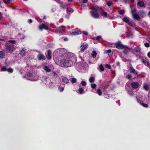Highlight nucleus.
I'll list each match as a JSON object with an SVG mask.
<instances>
[{
  "label": "nucleus",
  "instance_id": "37",
  "mask_svg": "<svg viewBox=\"0 0 150 150\" xmlns=\"http://www.w3.org/2000/svg\"><path fill=\"white\" fill-rule=\"evenodd\" d=\"M91 88L93 89L96 88V84L93 83L91 84Z\"/></svg>",
  "mask_w": 150,
  "mask_h": 150
},
{
  "label": "nucleus",
  "instance_id": "48",
  "mask_svg": "<svg viewBox=\"0 0 150 150\" xmlns=\"http://www.w3.org/2000/svg\"><path fill=\"white\" fill-rule=\"evenodd\" d=\"M101 38V36H99L97 37L96 38V40H98Z\"/></svg>",
  "mask_w": 150,
  "mask_h": 150
},
{
  "label": "nucleus",
  "instance_id": "4",
  "mask_svg": "<svg viewBox=\"0 0 150 150\" xmlns=\"http://www.w3.org/2000/svg\"><path fill=\"white\" fill-rule=\"evenodd\" d=\"M136 10L134 9L132 10L131 12L133 16V18L138 21H139L140 19V18L139 16L137 14L135 13Z\"/></svg>",
  "mask_w": 150,
  "mask_h": 150
},
{
  "label": "nucleus",
  "instance_id": "52",
  "mask_svg": "<svg viewBox=\"0 0 150 150\" xmlns=\"http://www.w3.org/2000/svg\"><path fill=\"white\" fill-rule=\"evenodd\" d=\"M82 1L83 3H86L87 1V0H82Z\"/></svg>",
  "mask_w": 150,
  "mask_h": 150
},
{
  "label": "nucleus",
  "instance_id": "20",
  "mask_svg": "<svg viewBox=\"0 0 150 150\" xmlns=\"http://www.w3.org/2000/svg\"><path fill=\"white\" fill-rule=\"evenodd\" d=\"M122 21L127 23H128L129 22V18L127 17H124L122 19Z\"/></svg>",
  "mask_w": 150,
  "mask_h": 150
},
{
  "label": "nucleus",
  "instance_id": "49",
  "mask_svg": "<svg viewBox=\"0 0 150 150\" xmlns=\"http://www.w3.org/2000/svg\"><path fill=\"white\" fill-rule=\"evenodd\" d=\"M28 22L29 23H31L32 22V20L31 19H30L28 20Z\"/></svg>",
  "mask_w": 150,
  "mask_h": 150
},
{
  "label": "nucleus",
  "instance_id": "8",
  "mask_svg": "<svg viewBox=\"0 0 150 150\" xmlns=\"http://www.w3.org/2000/svg\"><path fill=\"white\" fill-rule=\"evenodd\" d=\"M46 57L48 60H50L52 58V52L50 50H48L47 51Z\"/></svg>",
  "mask_w": 150,
  "mask_h": 150
},
{
  "label": "nucleus",
  "instance_id": "28",
  "mask_svg": "<svg viewBox=\"0 0 150 150\" xmlns=\"http://www.w3.org/2000/svg\"><path fill=\"white\" fill-rule=\"evenodd\" d=\"M99 68L100 71H103L104 70V67L102 64L100 65Z\"/></svg>",
  "mask_w": 150,
  "mask_h": 150
},
{
  "label": "nucleus",
  "instance_id": "61",
  "mask_svg": "<svg viewBox=\"0 0 150 150\" xmlns=\"http://www.w3.org/2000/svg\"><path fill=\"white\" fill-rule=\"evenodd\" d=\"M4 40L3 39H0V40Z\"/></svg>",
  "mask_w": 150,
  "mask_h": 150
},
{
  "label": "nucleus",
  "instance_id": "51",
  "mask_svg": "<svg viewBox=\"0 0 150 150\" xmlns=\"http://www.w3.org/2000/svg\"><path fill=\"white\" fill-rule=\"evenodd\" d=\"M147 55L150 58V51L148 53Z\"/></svg>",
  "mask_w": 150,
  "mask_h": 150
},
{
  "label": "nucleus",
  "instance_id": "7",
  "mask_svg": "<svg viewBox=\"0 0 150 150\" xmlns=\"http://www.w3.org/2000/svg\"><path fill=\"white\" fill-rule=\"evenodd\" d=\"M14 49L13 45H8L7 46L6 48V51L8 52H12L13 50Z\"/></svg>",
  "mask_w": 150,
  "mask_h": 150
},
{
  "label": "nucleus",
  "instance_id": "41",
  "mask_svg": "<svg viewBox=\"0 0 150 150\" xmlns=\"http://www.w3.org/2000/svg\"><path fill=\"white\" fill-rule=\"evenodd\" d=\"M144 46L146 47H149L150 45L149 43L146 42L144 44Z\"/></svg>",
  "mask_w": 150,
  "mask_h": 150
},
{
  "label": "nucleus",
  "instance_id": "45",
  "mask_svg": "<svg viewBox=\"0 0 150 150\" xmlns=\"http://www.w3.org/2000/svg\"><path fill=\"white\" fill-rule=\"evenodd\" d=\"M59 89L61 92H62L64 90V88L62 87H59Z\"/></svg>",
  "mask_w": 150,
  "mask_h": 150
},
{
  "label": "nucleus",
  "instance_id": "13",
  "mask_svg": "<svg viewBox=\"0 0 150 150\" xmlns=\"http://www.w3.org/2000/svg\"><path fill=\"white\" fill-rule=\"evenodd\" d=\"M127 48H126V49L125 48L123 49L124 50L123 51V52L125 55H128L129 54V53L128 51L130 49V48L128 46H127Z\"/></svg>",
  "mask_w": 150,
  "mask_h": 150
},
{
  "label": "nucleus",
  "instance_id": "36",
  "mask_svg": "<svg viewBox=\"0 0 150 150\" xmlns=\"http://www.w3.org/2000/svg\"><path fill=\"white\" fill-rule=\"evenodd\" d=\"M141 104L145 108H147L148 106V105L144 103H142Z\"/></svg>",
  "mask_w": 150,
  "mask_h": 150
},
{
  "label": "nucleus",
  "instance_id": "33",
  "mask_svg": "<svg viewBox=\"0 0 150 150\" xmlns=\"http://www.w3.org/2000/svg\"><path fill=\"white\" fill-rule=\"evenodd\" d=\"M76 81V79L75 78H72L71 79V82L72 83H75Z\"/></svg>",
  "mask_w": 150,
  "mask_h": 150
},
{
  "label": "nucleus",
  "instance_id": "27",
  "mask_svg": "<svg viewBox=\"0 0 150 150\" xmlns=\"http://www.w3.org/2000/svg\"><path fill=\"white\" fill-rule=\"evenodd\" d=\"M4 53L2 51H0V58L3 59L4 56Z\"/></svg>",
  "mask_w": 150,
  "mask_h": 150
},
{
  "label": "nucleus",
  "instance_id": "50",
  "mask_svg": "<svg viewBox=\"0 0 150 150\" xmlns=\"http://www.w3.org/2000/svg\"><path fill=\"white\" fill-rule=\"evenodd\" d=\"M61 6L62 8H65L66 7V6H64V5H63V4H61Z\"/></svg>",
  "mask_w": 150,
  "mask_h": 150
},
{
  "label": "nucleus",
  "instance_id": "14",
  "mask_svg": "<svg viewBox=\"0 0 150 150\" xmlns=\"http://www.w3.org/2000/svg\"><path fill=\"white\" fill-rule=\"evenodd\" d=\"M81 33V31L80 30H75L74 32L71 33V34L72 35H76Z\"/></svg>",
  "mask_w": 150,
  "mask_h": 150
},
{
  "label": "nucleus",
  "instance_id": "44",
  "mask_svg": "<svg viewBox=\"0 0 150 150\" xmlns=\"http://www.w3.org/2000/svg\"><path fill=\"white\" fill-rule=\"evenodd\" d=\"M9 42L13 44H15L16 42L14 40H10L9 41Z\"/></svg>",
  "mask_w": 150,
  "mask_h": 150
},
{
  "label": "nucleus",
  "instance_id": "58",
  "mask_svg": "<svg viewBox=\"0 0 150 150\" xmlns=\"http://www.w3.org/2000/svg\"><path fill=\"white\" fill-rule=\"evenodd\" d=\"M46 16H44V17H43V19H46Z\"/></svg>",
  "mask_w": 150,
  "mask_h": 150
},
{
  "label": "nucleus",
  "instance_id": "47",
  "mask_svg": "<svg viewBox=\"0 0 150 150\" xmlns=\"http://www.w3.org/2000/svg\"><path fill=\"white\" fill-rule=\"evenodd\" d=\"M129 25L132 26L133 27L134 26L133 23L132 22H129L128 23Z\"/></svg>",
  "mask_w": 150,
  "mask_h": 150
},
{
  "label": "nucleus",
  "instance_id": "16",
  "mask_svg": "<svg viewBox=\"0 0 150 150\" xmlns=\"http://www.w3.org/2000/svg\"><path fill=\"white\" fill-rule=\"evenodd\" d=\"M137 5L140 7H143L144 6V4L142 1H139L137 3Z\"/></svg>",
  "mask_w": 150,
  "mask_h": 150
},
{
  "label": "nucleus",
  "instance_id": "1",
  "mask_svg": "<svg viewBox=\"0 0 150 150\" xmlns=\"http://www.w3.org/2000/svg\"><path fill=\"white\" fill-rule=\"evenodd\" d=\"M76 61V56L72 53H68L64 55V58L60 60V65L63 67H70Z\"/></svg>",
  "mask_w": 150,
  "mask_h": 150
},
{
  "label": "nucleus",
  "instance_id": "6",
  "mask_svg": "<svg viewBox=\"0 0 150 150\" xmlns=\"http://www.w3.org/2000/svg\"><path fill=\"white\" fill-rule=\"evenodd\" d=\"M49 25H47V23H46L45 24L42 23L41 25H39V27L40 30H42V29H45L47 30L49 28Z\"/></svg>",
  "mask_w": 150,
  "mask_h": 150
},
{
  "label": "nucleus",
  "instance_id": "34",
  "mask_svg": "<svg viewBox=\"0 0 150 150\" xmlns=\"http://www.w3.org/2000/svg\"><path fill=\"white\" fill-rule=\"evenodd\" d=\"M7 71L9 72L12 73L13 72V69L11 68L7 69Z\"/></svg>",
  "mask_w": 150,
  "mask_h": 150
},
{
  "label": "nucleus",
  "instance_id": "26",
  "mask_svg": "<svg viewBox=\"0 0 150 150\" xmlns=\"http://www.w3.org/2000/svg\"><path fill=\"white\" fill-rule=\"evenodd\" d=\"M95 78L94 77H91L89 79V81L91 83H92L94 81Z\"/></svg>",
  "mask_w": 150,
  "mask_h": 150
},
{
  "label": "nucleus",
  "instance_id": "11",
  "mask_svg": "<svg viewBox=\"0 0 150 150\" xmlns=\"http://www.w3.org/2000/svg\"><path fill=\"white\" fill-rule=\"evenodd\" d=\"M88 46V45L86 44L83 43L82 44L81 47V50L83 52L86 48Z\"/></svg>",
  "mask_w": 150,
  "mask_h": 150
},
{
  "label": "nucleus",
  "instance_id": "12",
  "mask_svg": "<svg viewBox=\"0 0 150 150\" xmlns=\"http://www.w3.org/2000/svg\"><path fill=\"white\" fill-rule=\"evenodd\" d=\"M38 58V59L40 60H45V56L43 55L42 54H39L37 56Z\"/></svg>",
  "mask_w": 150,
  "mask_h": 150
},
{
  "label": "nucleus",
  "instance_id": "40",
  "mask_svg": "<svg viewBox=\"0 0 150 150\" xmlns=\"http://www.w3.org/2000/svg\"><path fill=\"white\" fill-rule=\"evenodd\" d=\"M105 67L106 68H108V69H110L111 67V66L108 64H106L105 65Z\"/></svg>",
  "mask_w": 150,
  "mask_h": 150
},
{
  "label": "nucleus",
  "instance_id": "63",
  "mask_svg": "<svg viewBox=\"0 0 150 150\" xmlns=\"http://www.w3.org/2000/svg\"><path fill=\"white\" fill-rule=\"evenodd\" d=\"M23 0L24 1H27L28 0Z\"/></svg>",
  "mask_w": 150,
  "mask_h": 150
},
{
  "label": "nucleus",
  "instance_id": "46",
  "mask_svg": "<svg viewBox=\"0 0 150 150\" xmlns=\"http://www.w3.org/2000/svg\"><path fill=\"white\" fill-rule=\"evenodd\" d=\"M9 0H3V1L5 4H8Z\"/></svg>",
  "mask_w": 150,
  "mask_h": 150
},
{
  "label": "nucleus",
  "instance_id": "21",
  "mask_svg": "<svg viewBox=\"0 0 150 150\" xmlns=\"http://www.w3.org/2000/svg\"><path fill=\"white\" fill-rule=\"evenodd\" d=\"M79 93L80 94H82L84 93V90L82 88H79L78 90Z\"/></svg>",
  "mask_w": 150,
  "mask_h": 150
},
{
  "label": "nucleus",
  "instance_id": "10",
  "mask_svg": "<svg viewBox=\"0 0 150 150\" xmlns=\"http://www.w3.org/2000/svg\"><path fill=\"white\" fill-rule=\"evenodd\" d=\"M129 70L130 72L134 74L135 76L137 75L138 72L136 71L135 69H134L132 67H130V69H129Z\"/></svg>",
  "mask_w": 150,
  "mask_h": 150
},
{
  "label": "nucleus",
  "instance_id": "29",
  "mask_svg": "<svg viewBox=\"0 0 150 150\" xmlns=\"http://www.w3.org/2000/svg\"><path fill=\"white\" fill-rule=\"evenodd\" d=\"M97 93L99 96H100L102 93L101 90L100 89H98L97 90Z\"/></svg>",
  "mask_w": 150,
  "mask_h": 150
},
{
  "label": "nucleus",
  "instance_id": "42",
  "mask_svg": "<svg viewBox=\"0 0 150 150\" xmlns=\"http://www.w3.org/2000/svg\"><path fill=\"white\" fill-rule=\"evenodd\" d=\"M132 77L131 74H128L126 76V78L128 79H130Z\"/></svg>",
  "mask_w": 150,
  "mask_h": 150
},
{
  "label": "nucleus",
  "instance_id": "18",
  "mask_svg": "<svg viewBox=\"0 0 150 150\" xmlns=\"http://www.w3.org/2000/svg\"><path fill=\"white\" fill-rule=\"evenodd\" d=\"M65 27L64 26H62L59 28V33H63L64 32L65 30Z\"/></svg>",
  "mask_w": 150,
  "mask_h": 150
},
{
  "label": "nucleus",
  "instance_id": "19",
  "mask_svg": "<svg viewBox=\"0 0 150 150\" xmlns=\"http://www.w3.org/2000/svg\"><path fill=\"white\" fill-rule=\"evenodd\" d=\"M26 50H25L22 49L20 51V54L22 56H24L26 54Z\"/></svg>",
  "mask_w": 150,
  "mask_h": 150
},
{
  "label": "nucleus",
  "instance_id": "23",
  "mask_svg": "<svg viewBox=\"0 0 150 150\" xmlns=\"http://www.w3.org/2000/svg\"><path fill=\"white\" fill-rule=\"evenodd\" d=\"M97 54V53L96 51L93 50L92 52L91 55L93 58H95L96 57Z\"/></svg>",
  "mask_w": 150,
  "mask_h": 150
},
{
  "label": "nucleus",
  "instance_id": "57",
  "mask_svg": "<svg viewBox=\"0 0 150 150\" xmlns=\"http://www.w3.org/2000/svg\"><path fill=\"white\" fill-rule=\"evenodd\" d=\"M115 2H117L118 0H113Z\"/></svg>",
  "mask_w": 150,
  "mask_h": 150
},
{
  "label": "nucleus",
  "instance_id": "55",
  "mask_svg": "<svg viewBox=\"0 0 150 150\" xmlns=\"http://www.w3.org/2000/svg\"><path fill=\"white\" fill-rule=\"evenodd\" d=\"M2 16V15L1 14V13H0V19L1 18Z\"/></svg>",
  "mask_w": 150,
  "mask_h": 150
},
{
  "label": "nucleus",
  "instance_id": "62",
  "mask_svg": "<svg viewBox=\"0 0 150 150\" xmlns=\"http://www.w3.org/2000/svg\"><path fill=\"white\" fill-rule=\"evenodd\" d=\"M52 12H54V10H53V9H52Z\"/></svg>",
  "mask_w": 150,
  "mask_h": 150
},
{
  "label": "nucleus",
  "instance_id": "3",
  "mask_svg": "<svg viewBox=\"0 0 150 150\" xmlns=\"http://www.w3.org/2000/svg\"><path fill=\"white\" fill-rule=\"evenodd\" d=\"M27 76L30 78L29 80L32 81H37L38 79V76L35 72H28L27 74Z\"/></svg>",
  "mask_w": 150,
  "mask_h": 150
},
{
  "label": "nucleus",
  "instance_id": "56",
  "mask_svg": "<svg viewBox=\"0 0 150 150\" xmlns=\"http://www.w3.org/2000/svg\"><path fill=\"white\" fill-rule=\"evenodd\" d=\"M148 15L149 16V17H150V11L148 13Z\"/></svg>",
  "mask_w": 150,
  "mask_h": 150
},
{
  "label": "nucleus",
  "instance_id": "38",
  "mask_svg": "<svg viewBox=\"0 0 150 150\" xmlns=\"http://www.w3.org/2000/svg\"><path fill=\"white\" fill-rule=\"evenodd\" d=\"M125 12V11L123 10H121L119 11V13L120 14H122Z\"/></svg>",
  "mask_w": 150,
  "mask_h": 150
},
{
  "label": "nucleus",
  "instance_id": "53",
  "mask_svg": "<svg viewBox=\"0 0 150 150\" xmlns=\"http://www.w3.org/2000/svg\"><path fill=\"white\" fill-rule=\"evenodd\" d=\"M140 13H141L142 14H145L144 12L143 11H140Z\"/></svg>",
  "mask_w": 150,
  "mask_h": 150
},
{
  "label": "nucleus",
  "instance_id": "17",
  "mask_svg": "<svg viewBox=\"0 0 150 150\" xmlns=\"http://www.w3.org/2000/svg\"><path fill=\"white\" fill-rule=\"evenodd\" d=\"M43 69L47 72H50L51 70L50 68L47 66H45L43 67Z\"/></svg>",
  "mask_w": 150,
  "mask_h": 150
},
{
  "label": "nucleus",
  "instance_id": "15",
  "mask_svg": "<svg viewBox=\"0 0 150 150\" xmlns=\"http://www.w3.org/2000/svg\"><path fill=\"white\" fill-rule=\"evenodd\" d=\"M62 81L66 83H67L69 82V80L66 77L62 76Z\"/></svg>",
  "mask_w": 150,
  "mask_h": 150
},
{
  "label": "nucleus",
  "instance_id": "59",
  "mask_svg": "<svg viewBox=\"0 0 150 150\" xmlns=\"http://www.w3.org/2000/svg\"><path fill=\"white\" fill-rule=\"evenodd\" d=\"M134 1V0H131V2H133Z\"/></svg>",
  "mask_w": 150,
  "mask_h": 150
},
{
  "label": "nucleus",
  "instance_id": "25",
  "mask_svg": "<svg viewBox=\"0 0 150 150\" xmlns=\"http://www.w3.org/2000/svg\"><path fill=\"white\" fill-rule=\"evenodd\" d=\"M135 50L136 52L139 53L141 52V49L140 47L137 46L135 48Z\"/></svg>",
  "mask_w": 150,
  "mask_h": 150
},
{
  "label": "nucleus",
  "instance_id": "31",
  "mask_svg": "<svg viewBox=\"0 0 150 150\" xmlns=\"http://www.w3.org/2000/svg\"><path fill=\"white\" fill-rule=\"evenodd\" d=\"M112 50L110 49H109L108 50H106L104 51V53L106 54H107L108 53H110L111 52Z\"/></svg>",
  "mask_w": 150,
  "mask_h": 150
},
{
  "label": "nucleus",
  "instance_id": "24",
  "mask_svg": "<svg viewBox=\"0 0 150 150\" xmlns=\"http://www.w3.org/2000/svg\"><path fill=\"white\" fill-rule=\"evenodd\" d=\"M144 88L146 91L149 90V87L146 84H144L143 85Z\"/></svg>",
  "mask_w": 150,
  "mask_h": 150
},
{
  "label": "nucleus",
  "instance_id": "60",
  "mask_svg": "<svg viewBox=\"0 0 150 150\" xmlns=\"http://www.w3.org/2000/svg\"><path fill=\"white\" fill-rule=\"evenodd\" d=\"M68 1H72V0H68Z\"/></svg>",
  "mask_w": 150,
  "mask_h": 150
},
{
  "label": "nucleus",
  "instance_id": "9",
  "mask_svg": "<svg viewBox=\"0 0 150 150\" xmlns=\"http://www.w3.org/2000/svg\"><path fill=\"white\" fill-rule=\"evenodd\" d=\"M131 86L134 88H137L139 86V84L137 82H133L131 83Z\"/></svg>",
  "mask_w": 150,
  "mask_h": 150
},
{
  "label": "nucleus",
  "instance_id": "43",
  "mask_svg": "<svg viewBox=\"0 0 150 150\" xmlns=\"http://www.w3.org/2000/svg\"><path fill=\"white\" fill-rule=\"evenodd\" d=\"M82 33L86 35H88V33L86 31H82Z\"/></svg>",
  "mask_w": 150,
  "mask_h": 150
},
{
  "label": "nucleus",
  "instance_id": "35",
  "mask_svg": "<svg viewBox=\"0 0 150 150\" xmlns=\"http://www.w3.org/2000/svg\"><path fill=\"white\" fill-rule=\"evenodd\" d=\"M81 84L83 86H85L86 85V83L85 81H82L81 83Z\"/></svg>",
  "mask_w": 150,
  "mask_h": 150
},
{
  "label": "nucleus",
  "instance_id": "22",
  "mask_svg": "<svg viewBox=\"0 0 150 150\" xmlns=\"http://www.w3.org/2000/svg\"><path fill=\"white\" fill-rule=\"evenodd\" d=\"M67 13H71L73 12V9L70 7L68 8L67 9Z\"/></svg>",
  "mask_w": 150,
  "mask_h": 150
},
{
  "label": "nucleus",
  "instance_id": "30",
  "mask_svg": "<svg viewBox=\"0 0 150 150\" xmlns=\"http://www.w3.org/2000/svg\"><path fill=\"white\" fill-rule=\"evenodd\" d=\"M142 62L145 65H147L148 64V62L147 61L145 60L144 59H142Z\"/></svg>",
  "mask_w": 150,
  "mask_h": 150
},
{
  "label": "nucleus",
  "instance_id": "54",
  "mask_svg": "<svg viewBox=\"0 0 150 150\" xmlns=\"http://www.w3.org/2000/svg\"><path fill=\"white\" fill-rule=\"evenodd\" d=\"M64 40L65 41H66L68 40V39L67 38H65L64 39Z\"/></svg>",
  "mask_w": 150,
  "mask_h": 150
},
{
  "label": "nucleus",
  "instance_id": "39",
  "mask_svg": "<svg viewBox=\"0 0 150 150\" xmlns=\"http://www.w3.org/2000/svg\"><path fill=\"white\" fill-rule=\"evenodd\" d=\"M107 4L109 6H110L112 5V1H109L107 2Z\"/></svg>",
  "mask_w": 150,
  "mask_h": 150
},
{
  "label": "nucleus",
  "instance_id": "2",
  "mask_svg": "<svg viewBox=\"0 0 150 150\" xmlns=\"http://www.w3.org/2000/svg\"><path fill=\"white\" fill-rule=\"evenodd\" d=\"M91 9L92 11L90 12V13L92 16L95 18H99L100 15L98 14V12H100L101 15L103 16L106 18L109 17V15L107 13L103 11L102 8L98 6H95L91 8Z\"/></svg>",
  "mask_w": 150,
  "mask_h": 150
},
{
  "label": "nucleus",
  "instance_id": "5",
  "mask_svg": "<svg viewBox=\"0 0 150 150\" xmlns=\"http://www.w3.org/2000/svg\"><path fill=\"white\" fill-rule=\"evenodd\" d=\"M115 46L117 48L119 49H123V48H125V49L127 48L126 45H122L120 42L117 43L116 44Z\"/></svg>",
  "mask_w": 150,
  "mask_h": 150
},
{
  "label": "nucleus",
  "instance_id": "32",
  "mask_svg": "<svg viewBox=\"0 0 150 150\" xmlns=\"http://www.w3.org/2000/svg\"><path fill=\"white\" fill-rule=\"evenodd\" d=\"M7 69L5 67H3L1 68V71H7Z\"/></svg>",
  "mask_w": 150,
  "mask_h": 150
}]
</instances>
